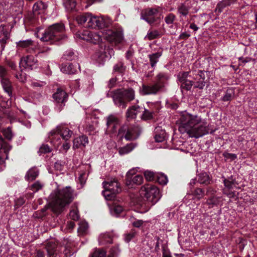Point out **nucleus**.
I'll return each mask as SVG.
<instances>
[{
	"instance_id": "nucleus-32",
	"label": "nucleus",
	"mask_w": 257,
	"mask_h": 257,
	"mask_svg": "<svg viewBox=\"0 0 257 257\" xmlns=\"http://www.w3.org/2000/svg\"><path fill=\"white\" fill-rule=\"evenodd\" d=\"M154 105L152 103L151 104V107L149 109L144 108L143 110V113L141 114L142 118L144 120H149L153 117V115L156 111H155L153 108Z\"/></svg>"
},
{
	"instance_id": "nucleus-50",
	"label": "nucleus",
	"mask_w": 257,
	"mask_h": 257,
	"mask_svg": "<svg viewBox=\"0 0 257 257\" xmlns=\"http://www.w3.org/2000/svg\"><path fill=\"white\" fill-rule=\"evenodd\" d=\"M144 176L146 179L148 181H151L156 179V174L150 171H146L144 172Z\"/></svg>"
},
{
	"instance_id": "nucleus-26",
	"label": "nucleus",
	"mask_w": 257,
	"mask_h": 257,
	"mask_svg": "<svg viewBox=\"0 0 257 257\" xmlns=\"http://www.w3.org/2000/svg\"><path fill=\"white\" fill-rule=\"evenodd\" d=\"M167 138L166 133L164 130L160 126H157L155 129L154 139L156 142H163Z\"/></svg>"
},
{
	"instance_id": "nucleus-64",
	"label": "nucleus",
	"mask_w": 257,
	"mask_h": 257,
	"mask_svg": "<svg viewBox=\"0 0 257 257\" xmlns=\"http://www.w3.org/2000/svg\"><path fill=\"white\" fill-rule=\"evenodd\" d=\"M61 71L65 73L73 74L76 71V69H70L68 70L65 65H62Z\"/></svg>"
},
{
	"instance_id": "nucleus-5",
	"label": "nucleus",
	"mask_w": 257,
	"mask_h": 257,
	"mask_svg": "<svg viewBox=\"0 0 257 257\" xmlns=\"http://www.w3.org/2000/svg\"><path fill=\"white\" fill-rule=\"evenodd\" d=\"M135 91L132 88H128L123 90H116L113 94L112 98L115 105L125 108L126 106L125 100L132 101L135 99Z\"/></svg>"
},
{
	"instance_id": "nucleus-29",
	"label": "nucleus",
	"mask_w": 257,
	"mask_h": 257,
	"mask_svg": "<svg viewBox=\"0 0 257 257\" xmlns=\"http://www.w3.org/2000/svg\"><path fill=\"white\" fill-rule=\"evenodd\" d=\"M113 234L111 232H105L99 235L98 242L99 244L104 245L112 242Z\"/></svg>"
},
{
	"instance_id": "nucleus-39",
	"label": "nucleus",
	"mask_w": 257,
	"mask_h": 257,
	"mask_svg": "<svg viewBox=\"0 0 257 257\" xmlns=\"http://www.w3.org/2000/svg\"><path fill=\"white\" fill-rule=\"evenodd\" d=\"M78 232L79 235H84L86 233L88 230V223L84 221H81L79 224Z\"/></svg>"
},
{
	"instance_id": "nucleus-16",
	"label": "nucleus",
	"mask_w": 257,
	"mask_h": 257,
	"mask_svg": "<svg viewBox=\"0 0 257 257\" xmlns=\"http://www.w3.org/2000/svg\"><path fill=\"white\" fill-rule=\"evenodd\" d=\"M12 147L4 140L0 135V165H2L8 158L9 152Z\"/></svg>"
},
{
	"instance_id": "nucleus-55",
	"label": "nucleus",
	"mask_w": 257,
	"mask_h": 257,
	"mask_svg": "<svg viewBox=\"0 0 257 257\" xmlns=\"http://www.w3.org/2000/svg\"><path fill=\"white\" fill-rule=\"evenodd\" d=\"M233 91L231 89H228L224 95L222 97V100L224 101H229L232 96Z\"/></svg>"
},
{
	"instance_id": "nucleus-58",
	"label": "nucleus",
	"mask_w": 257,
	"mask_h": 257,
	"mask_svg": "<svg viewBox=\"0 0 257 257\" xmlns=\"http://www.w3.org/2000/svg\"><path fill=\"white\" fill-rule=\"evenodd\" d=\"M179 12L183 16H186L188 13V9L187 6L182 5L179 9Z\"/></svg>"
},
{
	"instance_id": "nucleus-47",
	"label": "nucleus",
	"mask_w": 257,
	"mask_h": 257,
	"mask_svg": "<svg viewBox=\"0 0 257 257\" xmlns=\"http://www.w3.org/2000/svg\"><path fill=\"white\" fill-rule=\"evenodd\" d=\"M15 76L17 79L21 82H24L26 80V75L22 70L20 72H16Z\"/></svg>"
},
{
	"instance_id": "nucleus-43",
	"label": "nucleus",
	"mask_w": 257,
	"mask_h": 257,
	"mask_svg": "<svg viewBox=\"0 0 257 257\" xmlns=\"http://www.w3.org/2000/svg\"><path fill=\"white\" fill-rule=\"evenodd\" d=\"M198 181L201 184H208L209 183V177L208 175L205 173H202L198 176Z\"/></svg>"
},
{
	"instance_id": "nucleus-31",
	"label": "nucleus",
	"mask_w": 257,
	"mask_h": 257,
	"mask_svg": "<svg viewBox=\"0 0 257 257\" xmlns=\"http://www.w3.org/2000/svg\"><path fill=\"white\" fill-rule=\"evenodd\" d=\"M87 22L86 24V27L96 28H98V17L92 16L91 14L88 13Z\"/></svg>"
},
{
	"instance_id": "nucleus-44",
	"label": "nucleus",
	"mask_w": 257,
	"mask_h": 257,
	"mask_svg": "<svg viewBox=\"0 0 257 257\" xmlns=\"http://www.w3.org/2000/svg\"><path fill=\"white\" fill-rule=\"evenodd\" d=\"M88 13H86L83 15H79L76 17V20L78 23V24L81 25H85L86 26V24L87 22V18H88Z\"/></svg>"
},
{
	"instance_id": "nucleus-34",
	"label": "nucleus",
	"mask_w": 257,
	"mask_h": 257,
	"mask_svg": "<svg viewBox=\"0 0 257 257\" xmlns=\"http://www.w3.org/2000/svg\"><path fill=\"white\" fill-rule=\"evenodd\" d=\"M235 0H223L218 3L215 11L218 13H221L222 10L226 7L230 6L233 4Z\"/></svg>"
},
{
	"instance_id": "nucleus-20",
	"label": "nucleus",
	"mask_w": 257,
	"mask_h": 257,
	"mask_svg": "<svg viewBox=\"0 0 257 257\" xmlns=\"http://www.w3.org/2000/svg\"><path fill=\"white\" fill-rule=\"evenodd\" d=\"M215 191L211 188H208L206 195L209 196V198L206 201V203L209 206V207H212L219 203V198L214 195Z\"/></svg>"
},
{
	"instance_id": "nucleus-57",
	"label": "nucleus",
	"mask_w": 257,
	"mask_h": 257,
	"mask_svg": "<svg viewBox=\"0 0 257 257\" xmlns=\"http://www.w3.org/2000/svg\"><path fill=\"white\" fill-rule=\"evenodd\" d=\"M194 195L199 200L202 197H203L204 195V192L203 190L201 189L200 188H197L195 190L194 192Z\"/></svg>"
},
{
	"instance_id": "nucleus-8",
	"label": "nucleus",
	"mask_w": 257,
	"mask_h": 257,
	"mask_svg": "<svg viewBox=\"0 0 257 257\" xmlns=\"http://www.w3.org/2000/svg\"><path fill=\"white\" fill-rule=\"evenodd\" d=\"M113 49L107 47L104 44H101L99 50L93 56L94 59L100 64H103L106 59H110L114 55Z\"/></svg>"
},
{
	"instance_id": "nucleus-23",
	"label": "nucleus",
	"mask_w": 257,
	"mask_h": 257,
	"mask_svg": "<svg viewBox=\"0 0 257 257\" xmlns=\"http://www.w3.org/2000/svg\"><path fill=\"white\" fill-rule=\"evenodd\" d=\"M1 83L4 91L10 97L13 95V87L12 82L8 78L1 79Z\"/></svg>"
},
{
	"instance_id": "nucleus-22",
	"label": "nucleus",
	"mask_w": 257,
	"mask_h": 257,
	"mask_svg": "<svg viewBox=\"0 0 257 257\" xmlns=\"http://www.w3.org/2000/svg\"><path fill=\"white\" fill-rule=\"evenodd\" d=\"M47 8L46 4L42 1L37 2L33 6V13L35 16L44 14Z\"/></svg>"
},
{
	"instance_id": "nucleus-40",
	"label": "nucleus",
	"mask_w": 257,
	"mask_h": 257,
	"mask_svg": "<svg viewBox=\"0 0 257 257\" xmlns=\"http://www.w3.org/2000/svg\"><path fill=\"white\" fill-rule=\"evenodd\" d=\"M63 4L67 11L73 10L76 6L75 0H63Z\"/></svg>"
},
{
	"instance_id": "nucleus-60",
	"label": "nucleus",
	"mask_w": 257,
	"mask_h": 257,
	"mask_svg": "<svg viewBox=\"0 0 257 257\" xmlns=\"http://www.w3.org/2000/svg\"><path fill=\"white\" fill-rule=\"evenodd\" d=\"M64 143L63 144L61 148L60 149V151H64L66 152L70 148L71 144L68 141H64Z\"/></svg>"
},
{
	"instance_id": "nucleus-7",
	"label": "nucleus",
	"mask_w": 257,
	"mask_h": 257,
	"mask_svg": "<svg viewBox=\"0 0 257 257\" xmlns=\"http://www.w3.org/2000/svg\"><path fill=\"white\" fill-rule=\"evenodd\" d=\"M104 190L102 191V194L106 200L113 199L116 193L121 191L119 184L115 179L109 181H105L103 183Z\"/></svg>"
},
{
	"instance_id": "nucleus-2",
	"label": "nucleus",
	"mask_w": 257,
	"mask_h": 257,
	"mask_svg": "<svg viewBox=\"0 0 257 257\" xmlns=\"http://www.w3.org/2000/svg\"><path fill=\"white\" fill-rule=\"evenodd\" d=\"M74 197V191L70 187L57 188L50 195V205L52 210L56 213H60L66 205L72 201Z\"/></svg>"
},
{
	"instance_id": "nucleus-38",
	"label": "nucleus",
	"mask_w": 257,
	"mask_h": 257,
	"mask_svg": "<svg viewBox=\"0 0 257 257\" xmlns=\"http://www.w3.org/2000/svg\"><path fill=\"white\" fill-rule=\"evenodd\" d=\"M156 180L160 184L165 185L168 182V178L166 175L163 173H158L156 174Z\"/></svg>"
},
{
	"instance_id": "nucleus-17",
	"label": "nucleus",
	"mask_w": 257,
	"mask_h": 257,
	"mask_svg": "<svg viewBox=\"0 0 257 257\" xmlns=\"http://www.w3.org/2000/svg\"><path fill=\"white\" fill-rule=\"evenodd\" d=\"M166 80L167 76L164 74L160 73L157 75L156 82L150 85L152 94H156L164 87Z\"/></svg>"
},
{
	"instance_id": "nucleus-13",
	"label": "nucleus",
	"mask_w": 257,
	"mask_h": 257,
	"mask_svg": "<svg viewBox=\"0 0 257 257\" xmlns=\"http://www.w3.org/2000/svg\"><path fill=\"white\" fill-rule=\"evenodd\" d=\"M99 33L101 35V40L103 38L110 43H119L122 39V35L120 32L106 29L99 31Z\"/></svg>"
},
{
	"instance_id": "nucleus-63",
	"label": "nucleus",
	"mask_w": 257,
	"mask_h": 257,
	"mask_svg": "<svg viewBox=\"0 0 257 257\" xmlns=\"http://www.w3.org/2000/svg\"><path fill=\"white\" fill-rule=\"evenodd\" d=\"M64 56L65 58L68 60H72L75 57L74 53L72 51L66 52Z\"/></svg>"
},
{
	"instance_id": "nucleus-52",
	"label": "nucleus",
	"mask_w": 257,
	"mask_h": 257,
	"mask_svg": "<svg viewBox=\"0 0 257 257\" xmlns=\"http://www.w3.org/2000/svg\"><path fill=\"white\" fill-rule=\"evenodd\" d=\"M8 69L4 66L0 65V80L3 78H8Z\"/></svg>"
},
{
	"instance_id": "nucleus-37",
	"label": "nucleus",
	"mask_w": 257,
	"mask_h": 257,
	"mask_svg": "<svg viewBox=\"0 0 257 257\" xmlns=\"http://www.w3.org/2000/svg\"><path fill=\"white\" fill-rule=\"evenodd\" d=\"M162 55V51L157 52L149 55L150 63L152 67H154L158 62L159 58Z\"/></svg>"
},
{
	"instance_id": "nucleus-14",
	"label": "nucleus",
	"mask_w": 257,
	"mask_h": 257,
	"mask_svg": "<svg viewBox=\"0 0 257 257\" xmlns=\"http://www.w3.org/2000/svg\"><path fill=\"white\" fill-rule=\"evenodd\" d=\"M106 132L108 134H114L117 132L120 124L118 118L115 115H110L106 118Z\"/></svg>"
},
{
	"instance_id": "nucleus-36",
	"label": "nucleus",
	"mask_w": 257,
	"mask_h": 257,
	"mask_svg": "<svg viewBox=\"0 0 257 257\" xmlns=\"http://www.w3.org/2000/svg\"><path fill=\"white\" fill-rule=\"evenodd\" d=\"M98 28H102L103 27H108L111 23V20L108 18H105L104 17H98Z\"/></svg>"
},
{
	"instance_id": "nucleus-33",
	"label": "nucleus",
	"mask_w": 257,
	"mask_h": 257,
	"mask_svg": "<svg viewBox=\"0 0 257 257\" xmlns=\"http://www.w3.org/2000/svg\"><path fill=\"white\" fill-rule=\"evenodd\" d=\"M38 174V169L36 167H33L27 171L25 175V179L27 181H33L36 178Z\"/></svg>"
},
{
	"instance_id": "nucleus-28",
	"label": "nucleus",
	"mask_w": 257,
	"mask_h": 257,
	"mask_svg": "<svg viewBox=\"0 0 257 257\" xmlns=\"http://www.w3.org/2000/svg\"><path fill=\"white\" fill-rule=\"evenodd\" d=\"M223 183L225 186V188L223 189V193L229 197H232L234 195V194L233 192L228 193L226 190L233 189L234 187H235L236 186L235 181H234L233 180H230L228 179H224L223 180Z\"/></svg>"
},
{
	"instance_id": "nucleus-51",
	"label": "nucleus",
	"mask_w": 257,
	"mask_h": 257,
	"mask_svg": "<svg viewBox=\"0 0 257 257\" xmlns=\"http://www.w3.org/2000/svg\"><path fill=\"white\" fill-rule=\"evenodd\" d=\"M43 186V185L40 182L37 181L33 184L30 188L31 190L34 192H36L39 190L41 189Z\"/></svg>"
},
{
	"instance_id": "nucleus-41",
	"label": "nucleus",
	"mask_w": 257,
	"mask_h": 257,
	"mask_svg": "<svg viewBox=\"0 0 257 257\" xmlns=\"http://www.w3.org/2000/svg\"><path fill=\"white\" fill-rule=\"evenodd\" d=\"M159 35V32L157 30H149L147 35L145 37V39L152 40L158 38Z\"/></svg>"
},
{
	"instance_id": "nucleus-42",
	"label": "nucleus",
	"mask_w": 257,
	"mask_h": 257,
	"mask_svg": "<svg viewBox=\"0 0 257 257\" xmlns=\"http://www.w3.org/2000/svg\"><path fill=\"white\" fill-rule=\"evenodd\" d=\"M151 89L150 85H148L143 84L142 86L140 87L139 91L142 95H144L152 94V92H151Z\"/></svg>"
},
{
	"instance_id": "nucleus-30",
	"label": "nucleus",
	"mask_w": 257,
	"mask_h": 257,
	"mask_svg": "<svg viewBox=\"0 0 257 257\" xmlns=\"http://www.w3.org/2000/svg\"><path fill=\"white\" fill-rule=\"evenodd\" d=\"M188 73L184 72L182 77L179 79L181 83V87L185 88L186 90H189L193 85V82L190 79H188Z\"/></svg>"
},
{
	"instance_id": "nucleus-10",
	"label": "nucleus",
	"mask_w": 257,
	"mask_h": 257,
	"mask_svg": "<svg viewBox=\"0 0 257 257\" xmlns=\"http://www.w3.org/2000/svg\"><path fill=\"white\" fill-rule=\"evenodd\" d=\"M16 47L17 49V54L20 56V53L23 51L28 53L34 52L36 49L37 46L33 40L31 39H28L16 42Z\"/></svg>"
},
{
	"instance_id": "nucleus-49",
	"label": "nucleus",
	"mask_w": 257,
	"mask_h": 257,
	"mask_svg": "<svg viewBox=\"0 0 257 257\" xmlns=\"http://www.w3.org/2000/svg\"><path fill=\"white\" fill-rule=\"evenodd\" d=\"M31 86L35 88H42L46 85L45 81L34 80L31 82Z\"/></svg>"
},
{
	"instance_id": "nucleus-15",
	"label": "nucleus",
	"mask_w": 257,
	"mask_h": 257,
	"mask_svg": "<svg viewBox=\"0 0 257 257\" xmlns=\"http://www.w3.org/2000/svg\"><path fill=\"white\" fill-rule=\"evenodd\" d=\"M37 60L32 55L22 57L20 62V67L32 70L37 67Z\"/></svg>"
},
{
	"instance_id": "nucleus-19",
	"label": "nucleus",
	"mask_w": 257,
	"mask_h": 257,
	"mask_svg": "<svg viewBox=\"0 0 257 257\" xmlns=\"http://www.w3.org/2000/svg\"><path fill=\"white\" fill-rule=\"evenodd\" d=\"M119 249L118 246H114L110 250V254L108 257H115L119 253ZM92 257H106V252L100 249L95 251Z\"/></svg>"
},
{
	"instance_id": "nucleus-27",
	"label": "nucleus",
	"mask_w": 257,
	"mask_h": 257,
	"mask_svg": "<svg viewBox=\"0 0 257 257\" xmlns=\"http://www.w3.org/2000/svg\"><path fill=\"white\" fill-rule=\"evenodd\" d=\"M46 249L49 257H56L58 253L57 244L53 241H49L46 245Z\"/></svg>"
},
{
	"instance_id": "nucleus-61",
	"label": "nucleus",
	"mask_w": 257,
	"mask_h": 257,
	"mask_svg": "<svg viewBox=\"0 0 257 257\" xmlns=\"http://www.w3.org/2000/svg\"><path fill=\"white\" fill-rule=\"evenodd\" d=\"M75 223L74 222L69 221H68L65 228L64 229L65 231L70 232L74 227Z\"/></svg>"
},
{
	"instance_id": "nucleus-1",
	"label": "nucleus",
	"mask_w": 257,
	"mask_h": 257,
	"mask_svg": "<svg viewBox=\"0 0 257 257\" xmlns=\"http://www.w3.org/2000/svg\"><path fill=\"white\" fill-rule=\"evenodd\" d=\"M179 116V131L186 133L191 138H199L208 134L207 123L200 116L193 115L186 111L181 112Z\"/></svg>"
},
{
	"instance_id": "nucleus-62",
	"label": "nucleus",
	"mask_w": 257,
	"mask_h": 257,
	"mask_svg": "<svg viewBox=\"0 0 257 257\" xmlns=\"http://www.w3.org/2000/svg\"><path fill=\"white\" fill-rule=\"evenodd\" d=\"M39 152L40 153H47L51 152V149L48 145H43Z\"/></svg>"
},
{
	"instance_id": "nucleus-9",
	"label": "nucleus",
	"mask_w": 257,
	"mask_h": 257,
	"mask_svg": "<svg viewBox=\"0 0 257 257\" xmlns=\"http://www.w3.org/2000/svg\"><path fill=\"white\" fill-rule=\"evenodd\" d=\"M11 102L3 97H0V123L5 121L9 118L11 121L14 119L15 116L14 112H11L9 108Z\"/></svg>"
},
{
	"instance_id": "nucleus-21",
	"label": "nucleus",
	"mask_w": 257,
	"mask_h": 257,
	"mask_svg": "<svg viewBox=\"0 0 257 257\" xmlns=\"http://www.w3.org/2000/svg\"><path fill=\"white\" fill-rule=\"evenodd\" d=\"M109 205L110 213L113 216H117L124 210L122 203H120L117 201H114L111 204H109Z\"/></svg>"
},
{
	"instance_id": "nucleus-6",
	"label": "nucleus",
	"mask_w": 257,
	"mask_h": 257,
	"mask_svg": "<svg viewBox=\"0 0 257 257\" xmlns=\"http://www.w3.org/2000/svg\"><path fill=\"white\" fill-rule=\"evenodd\" d=\"M140 195L144 196L150 206L155 204L160 199L161 195L159 189L151 184H147L142 187Z\"/></svg>"
},
{
	"instance_id": "nucleus-54",
	"label": "nucleus",
	"mask_w": 257,
	"mask_h": 257,
	"mask_svg": "<svg viewBox=\"0 0 257 257\" xmlns=\"http://www.w3.org/2000/svg\"><path fill=\"white\" fill-rule=\"evenodd\" d=\"M3 135L8 140H11L13 137V134L11 128L10 127L3 130Z\"/></svg>"
},
{
	"instance_id": "nucleus-18",
	"label": "nucleus",
	"mask_w": 257,
	"mask_h": 257,
	"mask_svg": "<svg viewBox=\"0 0 257 257\" xmlns=\"http://www.w3.org/2000/svg\"><path fill=\"white\" fill-rule=\"evenodd\" d=\"M158 11L155 9H147L144 10L141 14V19L149 24L153 23L155 21V16Z\"/></svg>"
},
{
	"instance_id": "nucleus-12",
	"label": "nucleus",
	"mask_w": 257,
	"mask_h": 257,
	"mask_svg": "<svg viewBox=\"0 0 257 257\" xmlns=\"http://www.w3.org/2000/svg\"><path fill=\"white\" fill-rule=\"evenodd\" d=\"M76 37L94 44H99L101 42V35L99 32H94L85 30L78 32L76 34Z\"/></svg>"
},
{
	"instance_id": "nucleus-4",
	"label": "nucleus",
	"mask_w": 257,
	"mask_h": 257,
	"mask_svg": "<svg viewBox=\"0 0 257 257\" xmlns=\"http://www.w3.org/2000/svg\"><path fill=\"white\" fill-rule=\"evenodd\" d=\"M73 134L72 131L63 125H58L49 134V139L51 144L58 149L62 143L61 139L68 141Z\"/></svg>"
},
{
	"instance_id": "nucleus-24",
	"label": "nucleus",
	"mask_w": 257,
	"mask_h": 257,
	"mask_svg": "<svg viewBox=\"0 0 257 257\" xmlns=\"http://www.w3.org/2000/svg\"><path fill=\"white\" fill-rule=\"evenodd\" d=\"M88 143V138L85 136H82L74 140L73 148L76 149L82 147H85Z\"/></svg>"
},
{
	"instance_id": "nucleus-59",
	"label": "nucleus",
	"mask_w": 257,
	"mask_h": 257,
	"mask_svg": "<svg viewBox=\"0 0 257 257\" xmlns=\"http://www.w3.org/2000/svg\"><path fill=\"white\" fill-rule=\"evenodd\" d=\"M6 64L12 70H16L17 69V66L16 62L11 60H7Z\"/></svg>"
},
{
	"instance_id": "nucleus-35",
	"label": "nucleus",
	"mask_w": 257,
	"mask_h": 257,
	"mask_svg": "<svg viewBox=\"0 0 257 257\" xmlns=\"http://www.w3.org/2000/svg\"><path fill=\"white\" fill-rule=\"evenodd\" d=\"M136 146L133 143L127 144L126 146L119 148L118 151L120 155L122 156L126 155L131 152L135 148Z\"/></svg>"
},
{
	"instance_id": "nucleus-53",
	"label": "nucleus",
	"mask_w": 257,
	"mask_h": 257,
	"mask_svg": "<svg viewBox=\"0 0 257 257\" xmlns=\"http://www.w3.org/2000/svg\"><path fill=\"white\" fill-rule=\"evenodd\" d=\"M69 216L70 218L74 221L77 220L79 218V215L77 209L71 210L70 212Z\"/></svg>"
},
{
	"instance_id": "nucleus-3",
	"label": "nucleus",
	"mask_w": 257,
	"mask_h": 257,
	"mask_svg": "<svg viewBox=\"0 0 257 257\" xmlns=\"http://www.w3.org/2000/svg\"><path fill=\"white\" fill-rule=\"evenodd\" d=\"M41 28L37 29L35 35L37 38L44 42H50V43H54L62 40L64 37L62 36V33L64 31V26L62 24H55L50 26L44 33H41Z\"/></svg>"
},
{
	"instance_id": "nucleus-56",
	"label": "nucleus",
	"mask_w": 257,
	"mask_h": 257,
	"mask_svg": "<svg viewBox=\"0 0 257 257\" xmlns=\"http://www.w3.org/2000/svg\"><path fill=\"white\" fill-rule=\"evenodd\" d=\"M126 116L128 118H134L136 117L137 112L133 109L132 106L127 109Z\"/></svg>"
},
{
	"instance_id": "nucleus-46",
	"label": "nucleus",
	"mask_w": 257,
	"mask_h": 257,
	"mask_svg": "<svg viewBox=\"0 0 257 257\" xmlns=\"http://www.w3.org/2000/svg\"><path fill=\"white\" fill-rule=\"evenodd\" d=\"M125 67L123 66V64L121 62H119L114 66L113 72L122 73L125 70Z\"/></svg>"
},
{
	"instance_id": "nucleus-25",
	"label": "nucleus",
	"mask_w": 257,
	"mask_h": 257,
	"mask_svg": "<svg viewBox=\"0 0 257 257\" xmlns=\"http://www.w3.org/2000/svg\"><path fill=\"white\" fill-rule=\"evenodd\" d=\"M68 95L67 93L61 88H58L53 94L54 99L58 103H64L66 101Z\"/></svg>"
},
{
	"instance_id": "nucleus-48",
	"label": "nucleus",
	"mask_w": 257,
	"mask_h": 257,
	"mask_svg": "<svg viewBox=\"0 0 257 257\" xmlns=\"http://www.w3.org/2000/svg\"><path fill=\"white\" fill-rule=\"evenodd\" d=\"M143 181V178L142 176L140 175H137L134 177L132 178L131 184H134L136 185H140L142 183Z\"/></svg>"
},
{
	"instance_id": "nucleus-45",
	"label": "nucleus",
	"mask_w": 257,
	"mask_h": 257,
	"mask_svg": "<svg viewBox=\"0 0 257 257\" xmlns=\"http://www.w3.org/2000/svg\"><path fill=\"white\" fill-rule=\"evenodd\" d=\"M136 173V170L133 169L129 170L126 175V184L128 186H131L132 178L134 177L133 176Z\"/></svg>"
},
{
	"instance_id": "nucleus-11",
	"label": "nucleus",
	"mask_w": 257,
	"mask_h": 257,
	"mask_svg": "<svg viewBox=\"0 0 257 257\" xmlns=\"http://www.w3.org/2000/svg\"><path fill=\"white\" fill-rule=\"evenodd\" d=\"M139 135L140 129L138 127H128L126 125H122L118 132V135L121 138L124 137L127 141L136 139Z\"/></svg>"
}]
</instances>
